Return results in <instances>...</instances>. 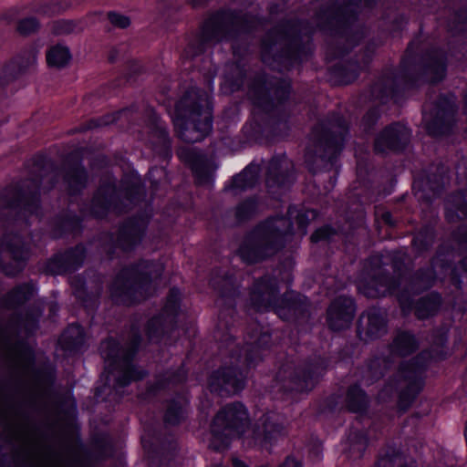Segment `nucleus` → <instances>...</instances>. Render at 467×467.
Masks as SVG:
<instances>
[{"mask_svg":"<svg viewBox=\"0 0 467 467\" xmlns=\"http://www.w3.org/2000/svg\"><path fill=\"white\" fill-rule=\"evenodd\" d=\"M376 0H337L320 7L306 20H287L269 30L262 40L265 51L291 62L302 61L310 53V36L317 30L329 35L328 52L334 57L347 54L363 36L356 26L361 5L371 8Z\"/></svg>","mask_w":467,"mask_h":467,"instance_id":"nucleus-1","label":"nucleus"},{"mask_svg":"<svg viewBox=\"0 0 467 467\" xmlns=\"http://www.w3.org/2000/svg\"><path fill=\"white\" fill-rule=\"evenodd\" d=\"M28 174V178L9 185L0 194L1 216L25 225L29 216L40 214V190L49 192L59 178L56 162L42 155L32 159Z\"/></svg>","mask_w":467,"mask_h":467,"instance_id":"nucleus-2","label":"nucleus"},{"mask_svg":"<svg viewBox=\"0 0 467 467\" xmlns=\"http://www.w3.org/2000/svg\"><path fill=\"white\" fill-rule=\"evenodd\" d=\"M414 42L406 50L398 69L386 68L370 87L373 99L386 103L396 99L405 90L413 88L419 81L432 84L441 81L446 74V57L438 48L426 50L417 60L411 57Z\"/></svg>","mask_w":467,"mask_h":467,"instance_id":"nucleus-3","label":"nucleus"},{"mask_svg":"<svg viewBox=\"0 0 467 467\" xmlns=\"http://www.w3.org/2000/svg\"><path fill=\"white\" fill-rule=\"evenodd\" d=\"M348 132V120L337 113L329 114L312 128L305 150V163L311 173L333 168Z\"/></svg>","mask_w":467,"mask_h":467,"instance_id":"nucleus-4","label":"nucleus"},{"mask_svg":"<svg viewBox=\"0 0 467 467\" xmlns=\"http://www.w3.org/2000/svg\"><path fill=\"white\" fill-rule=\"evenodd\" d=\"M292 229L289 218L269 217L245 233L237 254L248 265L271 260L285 247L286 237L292 234Z\"/></svg>","mask_w":467,"mask_h":467,"instance_id":"nucleus-5","label":"nucleus"},{"mask_svg":"<svg viewBox=\"0 0 467 467\" xmlns=\"http://www.w3.org/2000/svg\"><path fill=\"white\" fill-rule=\"evenodd\" d=\"M212 109L205 90L192 87L175 106L174 130L186 143L203 140L212 130Z\"/></svg>","mask_w":467,"mask_h":467,"instance_id":"nucleus-6","label":"nucleus"},{"mask_svg":"<svg viewBox=\"0 0 467 467\" xmlns=\"http://www.w3.org/2000/svg\"><path fill=\"white\" fill-rule=\"evenodd\" d=\"M256 26L254 16L235 11H218L205 20L201 33L189 43L186 53L194 57L202 54L208 46L223 41H235L250 33Z\"/></svg>","mask_w":467,"mask_h":467,"instance_id":"nucleus-7","label":"nucleus"},{"mask_svg":"<svg viewBox=\"0 0 467 467\" xmlns=\"http://www.w3.org/2000/svg\"><path fill=\"white\" fill-rule=\"evenodd\" d=\"M162 271L161 264L146 260L122 268L110 287L112 300L126 306L145 300L152 294V282L161 277Z\"/></svg>","mask_w":467,"mask_h":467,"instance_id":"nucleus-8","label":"nucleus"},{"mask_svg":"<svg viewBox=\"0 0 467 467\" xmlns=\"http://www.w3.org/2000/svg\"><path fill=\"white\" fill-rule=\"evenodd\" d=\"M121 186V190L118 189L116 180L109 176L100 179L90 205L94 217L103 218L109 211L127 213L144 198L145 191L139 179L124 180Z\"/></svg>","mask_w":467,"mask_h":467,"instance_id":"nucleus-9","label":"nucleus"},{"mask_svg":"<svg viewBox=\"0 0 467 467\" xmlns=\"http://www.w3.org/2000/svg\"><path fill=\"white\" fill-rule=\"evenodd\" d=\"M140 342L139 330L132 327L129 341L124 348H119L112 338L101 343L100 353L109 363L110 372L114 373L115 389L127 387L132 381L142 379L147 375L146 371L139 369L132 363Z\"/></svg>","mask_w":467,"mask_h":467,"instance_id":"nucleus-10","label":"nucleus"},{"mask_svg":"<svg viewBox=\"0 0 467 467\" xmlns=\"http://www.w3.org/2000/svg\"><path fill=\"white\" fill-rule=\"evenodd\" d=\"M327 361L323 358L297 361L287 358L279 368L275 380L285 392L310 391L327 370Z\"/></svg>","mask_w":467,"mask_h":467,"instance_id":"nucleus-11","label":"nucleus"},{"mask_svg":"<svg viewBox=\"0 0 467 467\" xmlns=\"http://www.w3.org/2000/svg\"><path fill=\"white\" fill-rule=\"evenodd\" d=\"M248 425V414L242 403L226 405L217 412L211 425L210 447L217 451L225 450L231 439L244 432Z\"/></svg>","mask_w":467,"mask_h":467,"instance_id":"nucleus-12","label":"nucleus"},{"mask_svg":"<svg viewBox=\"0 0 467 467\" xmlns=\"http://www.w3.org/2000/svg\"><path fill=\"white\" fill-rule=\"evenodd\" d=\"M407 255L401 252H395L391 256V265L398 277L390 275L382 266V256L373 255L368 260V275L370 281L364 285L363 294L367 297L385 296L387 293L395 292L401 285L400 277L405 270Z\"/></svg>","mask_w":467,"mask_h":467,"instance_id":"nucleus-13","label":"nucleus"},{"mask_svg":"<svg viewBox=\"0 0 467 467\" xmlns=\"http://www.w3.org/2000/svg\"><path fill=\"white\" fill-rule=\"evenodd\" d=\"M290 81L266 74H257L248 86V98L265 112H272L289 98Z\"/></svg>","mask_w":467,"mask_h":467,"instance_id":"nucleus-14","label":"nucleus"},{"mask_svg":"<svg viewBox=\"0 0 467 467\" xmlns=\"http://www.w3.org/2000/svg\"><path fill=\"white\" fill-rule=\"evenodd\" d=\"M427 364V355L420 353L400 365L393 381L395 387L400 390L398 407L400 410L406 411L421 391L423 387L422 374Z\"/></svg>","mask_w":467,"mask_h":467,"instance_id":"nucleus-15","label":"nucleus"},{"mask_svg":"<svg viewBox=\"0 0 467 467\" xmlns=\"http://www.w3.org/2000/svg\"><path fill=\"white\" fill-rule=\"evenodd\" d=\"M180 295L179 289L171 288L161 313L148 321L146 334L150 342L158 343L164 336L170 335L175 329Z\"/></svg>","mask_w":467,"mask_h":467,"instance_id":"nucleus-16","label":"nucleus"},{"mask_svg":"<svg viewBox=\"0 0 467 467\" xmlns=\"http://www.w3.org/2000/svg\"><path fill=\"white\" fill-rule=\"evenodd\" d=\"M0 266L7 276L20 273L27 258V246L22 237L16 234H6L1 241Z\"/></svg>","mask_w":467,"mask_h":467,"instance_id":"nucleus-17","label":"nucleus"},{"mask_svg":"<svg viewBox=\"0 0 467 467\" xmlns=\"http://www.w3.org/2000/svg\"><path fill=\"white\" fill-rule=\"evenodd\" d=\"M296 181L294 162L285 154L274 156L269 161L265 184L273 194L285 192Z\"/></svg>","mask_w":467,"mask_h":467,"instance_id":"nucleus-18","label":"nucleus"},{"mask_svg":"<svg viewBox=\"0 0 467 467\" xmlns=\"http://www.w3.org/2000/svg\"><path fill=\"white\" fill-rule=\"evenodd\" d=\"M245 386V378L236 366H224L214 370L208 380L211 392L219 396L236 394Z\"/></svg>","mask_w":467,"mask_h":467,"instance_id":"nucleus-19","label":"nucleus"},{"mask_svg":"<svg viewBox=\"0 0 467 467\" xmlns=\"http://www.w3.org/2000/svg\"><path fill=\"white\" fill-rule=\"evenodd\" d=\"M61 173L65 189L70 195L78 194L88 186V173L82 164L80 150L67 155L61 167Z\"/></svg>","mask_w":467,"mask_h":467,"instance_id":"nucleus-20","label":"nucleus"},{"mask_svg":"<svg viewBox=\"0 0 467 467\" xmlns=\"http://www.w3.org/2000/svg\"><path fill=\"white\" fill-rule=\"evenodd\" d=\"M275 311L283 320L304 324L311 316V305L305 296L291 291L284 294Z\"/></svg>","mask_w":467,"mask_h":467,"instance_id":"nucleus-21","label":"nucleus"},{"mask_svg":"<svg viewBox=\"0 0 467 467\" xmlns=\"http://www.w3.org/2000/svg\"><path fill=\"white\" fill-rule=\"evenodd\" d=\"M0 347L8 350L13 365L20 375H26L35 363L32 349L24 342H12L8 327L0 324Z\"/></svg>","mask_w":467,"mask_h":467,"instance_id":"nucleus-22","label":"nucleus"},{"mask_svg":"<svg viewBox=\"0 0 467 467\" xmlns=\"http://www.w3.org/2000/svg\"><path fill=\"white\" fill-rule=\"evenodd\" d=\"M410 132L408 128L400 122L387 126L375 139L374 150L384 154L387 151L399 152L409 144Z\"/></svg>","mask_w":467,"mask_h":467,"instance_id":"nucleus-23","label":"nucleus"},{"mask_svg":"<svg viewBox=\"0 0 467 467\" xmlns=\"http://www.w3.org/2000/svg\"><path fill=\"white\" fill-rule=\"evenodd\" d=\"M441 262V265H443V262L438 257H433L431 260V265L426 268H420L416 271L409 280L407 287L401 291L398 299L402 307H409L411 305L410 295L419 294L424 290L431 288L436 281V273L434 268Z\"/></svg>","mask_w":467,"mask_h":467,"instance_id":"nucleus-24","label":"nucleus"},{"mask_svg":"<svg viewBox=\"0 0 467 467\" xmlns=\"http://www.w3.org/2000/svg\"><path fill=\"white\" fill-rule=\"evenodd\" d=\"M148 144L152 151L162 159H167L171 154V139L163 120L154 112L148 116Z\"/></svg>","mask_w":467,"mask_h":467,"instance_id":"nucleus-25","label":"nucleus"},{"mask_svg":"<svg viewBox=\"0 0 467 467\" xmlns=\"http://www.w3.org/2000/svg\"><path fill=\"white\" fill-rule=\"evenodd\" d=\"M356 313V304L353 298L346 296L336 297L327 310V323L333 331L348 328Z\"/></svg>","mask_w":467,"mask_h":467,"instance_id":"nucleus-26","label":"nucleus"},{"mask_svg":"<svg viewBox=\"0 0 467 467\" xmlns=\"http://www.w3.org/2000/svg\"><path fill=\"white\" fill-rule=\"evenodd\" d=\"M357 333L361 340H373L387 333V317L383 309L371 307L363 312L357 323Z\"/></svg>","mask_w":467,"mask_h":467,"instance_id":"nucleus-27","label":"nucleus"},{"mask_svg":"<svg viewBox=\"0 0 467 467\" xmlns=\"http://www.w3.org/2000/svg\"><path fill=\"white\" fill-rule=\"evenodd\" d=\"M250 300L257 311H266L278 301L277 281L270 275L257 279L251 289Z\"/></svg>","mask_w":467,"mask_h":467,"instance_id":"nucleus-28","label":"nucleus"},{"mask_svg":"<svg viewBox=\"0 0 467 467\" xmlns=\"http://www.w3.org/2000/svg\"><path fill=\"white\" fill-rule=\"evenodd\" d=\"M36 62V52L26 49L6 62L0 70V89L5 88L10 84L26 74Z\"/></svg>","mask_w":467,"mask_h":467,"instance_id":"nucleus-29","label":"nucleus"},{"mask_svg":"<svg viewBox=\"0 0 467 467\" xmlns=\"http://www.w3.org/2000/svg\"><path fill=\"white\" fill-rule=\"evenodd\" d=\"M85 258V247L82 244H77L49 259L46 265V272L50 275H61L76 271L83 265Z\"/></svg>","mask_w":467,"mask_h":467,"instance_id":"nucleus-30","label":"nucleus"},{"mask_svg":"<svg viewBox=\"0 0 467 467\" xmlns=\"http://www.w3.org/2000/svg\"><path fill=\"white\" fill-rule=\"evenodd\" d=\"M272 346L271 334L259 325H254L247 332L244 362L248 367L255 366L263 358V352Z\"/></svg>","mask_w":467,"mask_h":467,"instance_id":"nucleus-31","label":"nucleus"},{"mask_svg":"<svg viewBox=\"0 0 467 467\" xmlns=\"http://www.w3.org/2000/svg\"><path fill=\"white\" fill-rule=\"evenodd\" d=\"M431 119L427 120L426 129L430 135L437 137L449 132L454 115V107L450 99L439 96L433 106Z\"/></svg>","mask_w":467,"mask_h":467,"instance_id":"nucleus-32","label":"nucleus"},{"mask_svg":"<svg viewBox=\"0 0 467 467\" xmlns=\"http://www.w3.org/2000/svg\"><path fill=\"white\" fill-rule=\"evenodd\" d=\"M143 218H130L119 228L115 240L116 246L123 251H130L139 244L146 230Z\"/></svg>","mask_w":467,"mask_h":467,"instance_id":"nucleus-33","label":"nucleus"},{"mask_svg":"<svg viewBox=\"0 0 467 467\" xmlns=\"http://www.w3.org/2000/svg\"><path fill=\"white\" fill-rule=\"evenodd\" d=\"M375 47L368 46L362 56L361 62L358 60L340 62L332 67V74L339 84L347 85L353 82L358 76L359 71L366 67L372 58Z\"/></svg>","mask_w":467,"mask_h":467,"instance_id":"nucleus-34","label":"nucleus"},{"mask_svg":"<svg viewBox=\"0 0 467 467\" xmlns=\"http://www.w3.org/2000/svg\"><path fill=\"white\" fill-rule=\"evenodd\" d=\"M186 161L194 173L197 184L206 185L211 182L216 167L206 155L196 150H190L186 154Z\"/></svg>","mask_w":467,"mask_h":467,"instance_id":"nucleus-35","label":"nucleus"},{"mask_svg":"<svg viewBox=\"0 0 467 467\" xmlns=\"http://www.w3.org/2000/svg\"><path fill=\"white\" fill-rule=\"evenodd\" d=\"M284 426L279 417L275 413L263 415L255 426L254 434L260 442H271L282 435Z\"/></svg>","mask_w":467,"mask_h":467,"instance_id":"nucleus-36","label":"nucleus"},{"mask_svg":"<svg viewBox=\"0 0 467 467\" xmlns=\"http://www.w3.org/2000/svg\"><path fill=\"white\" fill-rule=\"evenodd\" d=\"M374 467H417V462L399 449L387 445L380 451Z\"/></svg>","mask_w":467,"mask_h":467,"instance_id":"nucleus-37","label":"nucleus"},{"mask_svg":"<svg viewBox=\"0 0 467 467\" xmlns=\"http://www.w3.org/2000/svg\"><path fill=\"white\" fill-rule=\"evenodd\" d=\"M134 107L125 108L116 112L104 115L99 119H91L84 123H81L78 127L70 130L68 131L69 134L76 133H83L88 130H93L95 128H99L103 126H107L112 123H115L122 116L126 118V119H130V115L132 113Z\"/></svg>","mask_w":467,"mask_h":467,"instance_id":"nucleus-38","label":"nucleus"},{"mask_svg":"<svg viewBox=\"0 0 467 467\" xmlns=\"http://www.w3.org/2000/svg\"><path fill=\"white\" fill-rule=\"evenodd\" d=\"M442 303L441 296L437 293H431L417 300L414 305V315L418 319H427L435 316Z\"/></svg>","mask_w":467,"mask_h":467,"instance_id":"nucleus-39","label":"nucleus"},{"mask_svg":"<svg viewBox=\"0 0 467 467\" xmlns=\"http://www.w3.org/2000/svg\"><path fill=\"white\" fill-rule=\"evenodd\" d=\"M72 60V54L67 46L57 43L50 47L46 53V61L49 67L57 70L67 67Z\"/></svg>","mask_w":467,"mask_h":467,"instance_id":"nucleus-40","label":"nucleus"},{"mask_svg":"<svg viewBox=\"0 0 467 467\" xmlns=\"http://www.w3.org/2000/svg\"><path fill=\"white\" fill-rule=\"evenodd\" d=\"M418 348L415 336L409 331H399L390 344L391 352L400 357L412 354Z\"/></svg>","mask_w":467,"mask_h":467,"instance_id":"nucleus-41","label":"nucleus"},{"mask_svg":"<svg viewBox=\"0 0 467 467\" xmlns=\"http://www.w3.org/2000/svg\"><path fill=\"white\" fill-rule=\"evenodd\" d=\"M34 286L31 284H22L14 287L2 299V306L8 309L16 308L27 302L34 294Z\"/></svg>","mask_w":467,"mask_h":467,"instance_id":"nucleus-42","label":"nucleus"},{"mask_svg":"<svg viewBox=\"0 0 467 467\" xmlns=\"http://www.w3.org/2000/svg\"><path fill=\"white\" fill-rule=\"evenodd\" d=\"M246 69L241 61L227 64L224 70V84L231 92L239 90L244 82Z\"/></svg>","mask_w":467,"mask_h":467,"instance_id":"nucleus-43","label":"nucleus"},{"mask_svg":"<svg viewBox=\"0 0 467 467\" xmlns=\"http://www.w3.org/2000/svg\"><path fill=\"white\" fill-rule=\"evenodd\" d=\"M81 231L80 219L72 213H64L59 215L54 224L53 234L55 238L62 236L64 234H78Z\"/></svg>","mask_w":467,"mask_h":467,"instance_id":"nucleus-44","label":"nucleus"},{"mask_svg":"<svg viewBox=\"0 0 467 467\" xmlns=\"http://www.w3.org/2000/svg\"><path fill=\"white\" fill-rule=\"evenodd\" d=\"M186 405L187 402L182 398L169 400L163 417L165 425L176 426L184 421L186 419Z\"/></svg>","mask_w":467,"mask_h":467,"instance_id":"nucleus-45","label":"nucleus"},{"mask_svg":"<svg viewBox=\"0 0 467 467\" xmlns=\"http://www.w3.org/2000/svg\"><path fill=\"white\" fill-rule=\"evenodd\" d=\"M259 171V165L251 163L242 172L233 177L230 188L238 191L253 188L258 181Z\"/></svg>","mask_w":467,"mask_h":467,"instance_id":"nucleus-46","label":"nucleus"},{"mask_svg":"<svg viewBox=\"0 0 467 467\" xmlns=\"http://www.w3.org/2000/svg\"><path fill=\"white\" fill-rule=\"evenodd\" d=\"M63 349L73 351L78 349L84 343V332L81 326H68L59 338Z\"/></svg>","mask_w":467,"mask_h":467,"instance_id":"nucleus-47","label":"nucleus"},{"mask_svg":"<svg viewBox=\"0 0 467 467\" xmlns=\"http://www.w3.org/2000/svg\"><path fill=\"white\" fill-rule=\"evenodd\" d=\"M368 397L358 385H352L348 389L346 405L352 412H363L368 407Z\"/></svg>","mask_w":467,"mask_h":467,"instance_id":"nucleus-48","label":"nucleus"},{"mask_svg":"<svg viewBox=\"0 0 467 467\" xmlns=\"http://www.w3.org/2000/svg\"><path fill=\"white\" fill-rule=\"evenodd\" d=\"M365 218L366 212L363 203L358 198L350 201L346 217L349 230L346 233L349 234L351 231L362 228L365 224Z\"/></svg>","mask_w":467,"mask_h":467,"instance_id":"nucleus-49","label":"nucleus"},{"mask_svg":"<svg viewBox=\"0 0 467 467\" xmlns=\"http://www.w3.org/2000/svg\"><path fill=\"white\" fill-rule=\"evenodd\" d=\"M210 283L221 296H234L236 294L234 276L226 272L213 275Z\"/></svg>","mask_w":467,"mask_h":467,"instance_id":"nucleus-50","label":"nucleus"},{"mask_svg":"<svg viewBox=\"0 0 467 467\" xmlns=\"http://www.w3.org/2000/svg\"><path fill=\"white\" fill-rule=\"evenodd\" d=\"M257 213V202L254 198H247L241 202L234 211L235 221L238 224L253 219Z\"/></svg>","mask_w":467,"mask_h":467,"instance_id":"nucleus-51","label":"nucleus"},{"mask_svg":"<svg viewBox=\"0 0 467 467\" xmlns=\"http://www.w3.org/2000/svg\"><path fill=\"white\" fill-rule=\"evenodd\" d=\"M70 7V4L67 1H47L37 4L34 11L40 16L52 17L61 14Z\"/></svg>","mask_w":467,"mask_h":467,"instance_id":"nucleus-52","label":"nucleus"},{"mask_svg":"<svg viewBox=\"0 0 467 467\" xmlns=\"http://www.w3.org/2000/svg\"><path fill=\"white\" fill-rule=\"evenodd\" d=\"M435 234L431 226L422 227L412 240L414 249L418 253L429 250L434 243Z\"/></svg>","mask_w":467,"mask_h":467,"instance_id":"nucleus-53","label":"nucleus"},{"mask_svg":"<svg viewBox=\"0 0 467 467\" xmlns=\"http://www.w3.org/2000/svg\"><path fill=\"white\" fill-rule=\"evenodd\" d=\"M82 31L83 27L77 20L59 19L54 21L51 26V32L55 36H67Z\"/></svg>","mask_w":467,"mask_h":467,"instance_id":"nucleus-54","label":"nucleus"},{"mask_svg":"<svg viewBox=\"0 0 467 467\" xmlns=\"http://www.w3.org/2000/svg\"><path fill=\"white\" fill-rule=\"evenodd\" d=\"M102 290V277L99 275H94L92 278L83 284L82 290L78 291L79 294L78 296L81 297L80 294H86L89 299L98 298L100 296Z\"/></svg>","mask_w":467,"mask_h":467,"instance_id":"nucleus-55","label":"nucleus"},{"mask_svg":"<svg viewBox=\"0 0 467 467\" xmlns=\"http://www.w3.org/2000/svg\"><path fill=\"white\" fill-rule=\"evenodd\" d=\"M40 28V22L37 18L29 16L20 19L16 23V31L24 36L36 33Z\"/></svg>","mask_w":467,"mask_h":467,"instance_id":"nucleus-56","label":"nucleus"},{"mask_svg":"<svg viewBox=\"0 0 467 467\" xmlns=\"http://www.w3.org/2000/svg\"><path fill=\"white\" fill-rule=\"evenodd\" d=\"M55 378V371L50 367L38 368L34 373L35 381L39 389L50 387L54 383Z\"/></svg>","mask_w":467,"mask_h":467,"instance_id":"nucleus-57","label":"nucleus"},{"mask_svg":"<svg viewBox=\"0 0 467 467\" xmlns=\"http://www.w3.org/2000/svg\"><path fill=\"white\" fill-rule=\"evenodd\" d=\"M348 441L350 444V451L358 453L360 457L368 445V439L366 435L360 431H353L349 433Z\"/></svg>","mask_w":467,"mask_h":467,"instance_id":"nucleus-58","label":"nucleus"},{"mask_svg":"<svg viewBox=\"0 0 467 467\" xmlns=\"http://www.w3.org/2000/svg\"><path fill=\"white\" fill-rule=\"evenodd\" d=\"M380 118L379 109L376 107L369 109L361 119L360 127L363 131L368 133L374 130L378 120Z\"/></svg>","mask_w":467,"mask_h":467,"instance_id":"nucleus-59","label":"nucleus"},{"mask_svg":"<svg viewBox=\"0 0 467 467\" xmlns=\"http://www.w3.org/2000/svg\"><path fill=\"white\" fill-rule=\"evenodd\" d=\"M368 372L373 380L382 378L387 369V361L384 358H375L369 360L368 365Z\"/></svg>","mask_w":467,"mask_h":467,"instance_id":"nucleus-60","label":"nucleus"},{"mask_svg":"<svg viewBox=\"0 0 467 467\" xmlns=\"http://www.w3.org/2000/svg\"><path fill=\"white\" fill-rule=\"evenodd\" d=\"M184 379V376H178V377H167L165 379H157L154 383L149 385L147 387L146 395L147 396H154L157 391L163 389L167 386V380L172 382V383H179L182 382Z\"/></svg>","mask_w":467,"mask_h":467,"instance_id":"nucleus-61","label":"nucleus"},{"mask_svg":"<svg viewBox=\"0 0 467 467\" xmlns=\"http://www.w3.org/2000/svg\"><path fill=\"white\" fill-rule=\"evenodd\" d=\"M317 216V213L316 210H306L304 212L297 213L296 224L303 235L306 234V226L308 223L315 220Z\"/></svg>","mask_w":467,"mask_h":467,"instance_id":"nucleus-62","label":"nucleus"},{"mask_svg":"<svg viewBox=\"0 0 467 467\" xmlns=\"http://www.w3.org/2000/svg\"><path fill=\"white\" fill-rule=\"evenodd\" d=\"M337 234V231L330 225H324L317 229L311 235L310 239L313 243L319 241H329Z\"/></svg>","mask_w":467,"mask_h":467,"instance_id":"nucleus-63","label":"nucleus"},{"mask_svg":"<svg viewBox=\"0 0 467 467\" xmlns=\"http://www.w3.org/2000/svg\"><path fill=\"white\" fill-rule=\"evenodd\" d=\"M107 17L115 27L125 29L130 26V18L118 12L110 11L107 14Z\"/></svg>","mask_w":467,"mask_h":467,"instance_id":"nucleus-64","label":"nucleus"}]
</instances>
